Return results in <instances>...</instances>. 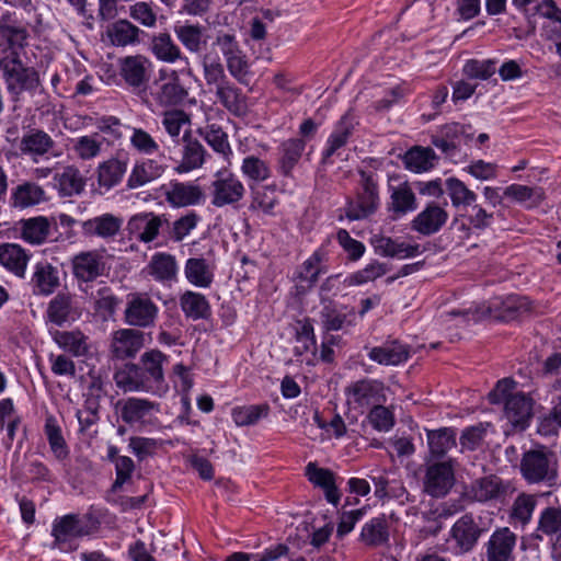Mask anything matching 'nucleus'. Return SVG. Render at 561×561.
Instances as JSON below:
<instances>
[{
    "mask_svg": "<svg viewBox=\"0 0 561 561\" xmlns=\"http://www.w3.org/2000/svg\"><path fill=\"white\" fill-rule=\"evenodd\" d=\"M522 310H527L524 298L508 296L505 299L493 298L488 307H477L474 309H453L440 313L439 319L443 323L456 321V325H467L471 321L477 322L484 317H492L502 321H511L519 316Z\"/></svg>",
    "mask_w": 561,
    "mask_h": 561,
    "instance_id": "f257e3e1",
    "label": "nucleus"
},
{
    "mask_svg": "<svg viewBox=\"0 0 561 561\" xmlns=\"http://www.w3.org/2000/svg\"><path fill=\"white\" fill-rule=\"evenodd\" d=\"M519 473L529 484L553 485L559 476L557 454L545 445H537L522 454Z\"/></svg>",
    "mask_w": 561,
    "mask_h": 561,
    "instance_id": "f03ea898",
    "label": "nucleus"
},
{
    "mask_svg": "<svg viewBox=\"0 0 561 561\" xmlns=\"http://www.w3.org/2000/svg\"><path fill=\"white\" fill-rule=\"evenodd\" d=\"M19 49L20 47L11 39L0 41V70L8 90L15 94L37 84L36 72L32 68L23 66Z\"/></svg>",
    "mask_w": 561,
    "mask_h": 561,
    "instance_id": "7ed1b4c3",
    "label": "nucleus"
},
{
    "mask_svg": "<svg viewBox=\"0 0 561 561\" xmlns=\"http://www.w3.org/2000/svg\"><path fill=\"white\" fill-rule=\"evenodd\" d=\"M169 357L157 348L146 351L137 363L140 373L148 386L150 394L162 397L169 390V385L164 376V365Z\"/></svg>",
    "mask_w": 561,
    "mask_h": 561,
    "instance_id": "20e7f679",
    "label": "nucleus"
},
{
    "mask_svg": "<svg viewBox=\"0 0 561 561\" xmlns=\"http://www.w3.org/2000/svg\"><path fill=\"white\" fill-rule=\"evenodd\" d=\"M387 387L377 379L364 378L345 388L346 402L354 409H368L378 403H386Z\"/></svg>",
    "mask_w": 561,
    "mask_h": 561,
    "instance_id": "39448f33",
    "label": "nucleus"
},
{
    "mask_svg": "<svg viewBox=\"0 0 561 561\" xmlns=\"http://www.w3.org/2000/svg\"><path fill=\"white\" fill-rule=\"evenodd\" d=\"M214 45L221 51L229 73L243 83L249 73L250 65L234 34L222 31L218 32Z\"/></svg>",
    "mask_w": 561,
    "mask_h": 561,
    "instance_id": "423d86ee",
    "label": "nucleus"
},
{
    "mask_svg": "<svg viewBox=\"0 0 561 561\" xmlns=\"http://www.w3.org/2000/svg\"><path fill=\"white\" fill-rule=\"evenodd\" d=\"M158 311V306L147 294H130L126 302L124 320L134 329L150 328L154 325Z\"/></svg>",
    "mask_w": 561,
    "mask_h": 561,
    "instance_id": "0eeeda50",
    "label": "nucleus"
},
{
    "mask_svg": "<svg viewBox=\"0 0 561 561\" xmlns=\"http://www.w3.org/2000/svg\"><path fill=\"white\" fill-rule=\"evenodd\" d=\"M145 345V332L134 328L118 329L111 334L108 352L112 358L125 360L136 357Z\"/></svg>",
    "mask_w": 561,
    "mask_h": 561,
    "instance_id": "6e6552de",
    "label": "nucleus"
},
{
    "mask_svg": "<svg viewBox=\"0 0 561 561\" xmlns=\"http://www.w3.org/2000/svg\"><path fill=\"white\" fill-rule=\"evenodd\" d=\"M116 411L122 421L130 426H144L151 423L152 417L160 412V404L142 398H127L116 403Z\"/></svg>",
    "mask_w": 561,
    "mask_h": 561,
    "instance_id": "1a4fd4ad",
    "label": "nucleus"
},
{
    "mask_svg": "<svg viewBox=\"0 0 561 561\" xmlns=\"http://www.w3.org/2000/svg\"><path fill=\"white\" fill-rule=\"evenodd\" d=\"M244 195L243 183L239 178L228 170H220L216 173L211 183V204L216 207H224L238 203Z\"/></svg>",
    "mask_w": 561,
    "mask_h": 561,
    "instance_id": "9d476101",
    "label": "nucleus"
},
{
    "mask_svg": "<svg viewBox=\"0 0 561 561\" xmlns=\"http://www.w3.org/2000/svg\"><path fill=\"white\" fill-rule=\"evenodd\" d=\"M159 80L152 92V96L159 105L168 107L175 106L183 102L186 96V91L181 85L175 70L169 68L160 69Z\"/></svg>",
    "mask_w": 561,
    "mask_h": 561,
    "instance_id": "9b49d317",
    "label": "nucleus"
},
{
    "mask_svg": "<svg viewBox=\"0 0 561 561\" xmlns=\"http://www.w3.org/2000/svg\"><path fill=\"white\" fill-rule=\"evenodd\" d=\"M378 205L376 184L370 178H364L362 191L344 208L345 217L350 220L365 219L376 211Z\"/></svg>",
    "mask_w": 561,
    "mask_h": 561,
    "instance_id": "f8f14e48",
    "label": "nucleus"
},
{
    "mask_svg": "<svg viewBox=\"0 0 561 561\" xmlns=\"http://www.w3.org/2000/svg\"><path fill=\"white\" fill-rule=\"evenodd\" d=\"M517 535L508 527L496 528L484 543L486 561H512Z\"/></svg>",
    "mask_w": 561,
    "mask_h": 561,
    "instance_id": "ddd939ff",
    "label": "nucleus"
},
{
    "mask_svg": "<svg viewBox=\"0 0 561 561\" xmlns=\"http://www.w3.org/2000/svg\"><path fill=\"white\" fill-rule=\"evenodd\" d=\"M483 529L476 523L472 514H465L451 526L450 539L455 542V549L461 553L473 550Z\"/></svg>",
    "mask_w": 561,
    "mask_h": 561,
    "instance_id": "4468645a",
    "label": "nucleus"
},
{
    "mask_svg": "<svg viewBox=\"0 0 561 561\" xmlns=\"http://www.w3.org/2000/svg\"><path fill=\"white\" fill-rule=\"evenodd\" d=\"M534 400L523 393L515 392L504 403V416L516 430H525L533 417Z\"/></svg>",
    "mask_w": 561,
    "mask_h": 561,
    "instance_id": "2eb2a0df",
    "label": "nucleus"
},
{
    "mask_svg": "<svg viewBox=\"0 0 561 561\" xmlns=\"http://www.w3.org/2000/svg\"><path fill=\"white\" fill-rule=\"evenodd\" d=\"M128 167V158L126 156H117L101 162L96 168L98 188L101 194L110 192L117 186Z\"/></svg>",
    "mask_w": 561,
    "mask_h": 561,
    "instance_id": "dca6fc26",
    "label": "nucleus"
},
{
    "mask_svg": "<svg viewBox=\"0 0 561 561\" xmlns=\"http://www.w3.org/2000/svg\"><path fill=\"white\" fill-rule=\"evenodd\" d=\"M53 138L41 129H30L21 136L15 147L20 154L30 157L34 162L44 157L54 147Z\"/></svg>",
    "mask_w": 561,
    "mask_h": 561,
    "instance_id": "f3484780",
    "label": "nucleus"
},
{
    "mask_svg": "<svg viewBox=\"0 0 561 561\" xmlns=\"http://www.w3.org/2000/svg\"><path fill=\"white\" fill-rule=\"evenodd\" d=\"M123 218L110 213L102 214L81 222V229L87 237H99L112 241L119 233Z\"/></svg>",
    "mask_w": 561,
    "mask_h": 561,
    "instance_id": "a211bd4d",
    "label": "nucleus"
},
{
    "mask_svg": "<svg viewBox=\"0 0 561 561\" xmlns=\"http://www.w3.org/2000/svg\"><path fill=\"white\" fill-rule=\"evenodd\" d=\"M454 483L453 468L446 462H438L427 468L424 489L426 493L434 497H440L447 494Z\"/></svg>",
    "mask_w": 561,
    "mask_h": 561,
    "instance_id": "6ab92c4d",
    "label": "nucleus"
},
{
    "mask_svg": "<svg viewBox=\"0 0 561 561\" xmlns=\"http://www.w3.org/2000/svg\"><path fill=\"white\" fill-rule=\"evenodd\" d=\"M410 357V346L398 341L389 340L380 346H375L368 352V358L379 365L397 366L407 362Z\"/></svg>",
    "mask_w": 561,
    "mask_h": 561,
    "instance_id": "aec40b11",
    "label": "nucleus"
},
{
    "mask_svg": "<svg viewBox=\"0 0 561 561\" xmlns=\"http://www.w3.org/2000/svg\"><path fill=\"white\" fill-rule=\"evenodd\" d=\"M162 219L151 213H142L133 216L127 224V230L131 239L149 243L158 236Z\"/></svg>",
    "mask_w": 561,
    "mask_h": 561,
    "instance_id": "412c9836",
    "label": "nucleus"
},
{
    "mask_svg": "<svg viewBox=\"0 0 561 561\" xmlns=\"http://www.w3.org/2000/svg\"><path fill=\"white\" fill-rule=\"evenodd\" d=\"M165 198L173 207H186L199 204L204 194L195 183L170 182L165 186Z\"/></svg>",
    "mask_w": 561,
    "mask_h": 561,
    "instance_id": "4be33fe9",
    "label": "nucleus"
},
{
    "mask_svg": "<svg viewBox=\"0 0 561 561\" xmlns=\"http://www.w3.org/2000/svg\"><path fill=\"white\" fill-rule=\"evenodd\" d=\"M15 230L20 232L23 241L41 244L48 240L51 232V220L45 216L22 219L16 224Z\"/></svg>",
    "mask_w": 561,
    "mask_h": 561,
    "instance_id": "5701e85b",
    "label": "nucleus"
},
{
    "mask_svg": "<svg viewBox=\"0 0 561 561\" xmlns=\"http://www.w3.org/2000/svg\"><path fill=\"white\" fill-rule=\"evenodd\" d=\"M161 124L168 136L176 145L192 136L191 117L183 110L165 111L162 114Z\"/></svg>",
    "mask_w": 561,
    "mask_h": 561,
    "instance_id": "b1692460",
    "label": "nucleus"
},
{
    "mask_svg": "<svg viewBox=\"0 0 561 561\" xmlns=\"http://www.w3.org/2000/svg\"><path fill=\"white\" fill-rule=\"evenodd\" d=\"M151 61L141 55L127 56L119 60L121 75L127 84L140 87L148 80Z\"/></svg>",
    "mask_w": 561,
    "mask_h": 561,
    "instance_id": "393cba45",
    "label": "nucleus"
},
{
    "mask_svg": "<svg viewBox=\"0 0 561 561\" xmlns=\"http://www.w3.org/2000/svg\"><path fill=\"white\" fill-rule=\"evenodd\" d=\"M448 214L444 207L430 204L412 221L413 229L428 236L437 232L447 221Z\"/></svg>",
    "mask_w": 561,
    "mask_h": 561,
    "instance_id": "a878e982",
    "label": "nucleus"
},
{
    "mask_svg": "<svg viewBox=\"0 0 561 561\" xmlns=\"http://www.w3.org/2000/svg\"><path fill=\"white\" fill-rule=\"evenodd\" d=\"M355 125V117L351 113H346L335 123L322 152L325 159L333 156L340 148L347 144Z\"/></svg>",
    "mask_w": 561,
    "mask_h": 561,
    "instance_id": "bb28decb",
    "label": "nucleus"
},
{
    "mask_svg": "<svg viewBox=\"0 0 561 561\" xmlns=\"http://www.w3.org/2000/svg\"><path fill=\"white\" fill-rule=\"evenodd\" d=\"M173 31L180 43L190 53H199L207 44L205 28L199 24L178 23Z\"/></svg>",
    "mask_w": 561,
    "mask_h": 561,
    "instance_id": "cd10ccee",
    "label": "nucleus"
},
{
    "mask_svg": "<svg viewBox=\"0 0 561 561\" xmlns=\"http://www.w3.org/2000/svg\"><path fill=\"white\" fill-rule=\"evenodd\" d=\"M104 145V137L99 133L70 139V151L76 159L90 161L99 157Z\"/></svg>",
    "mask_w": 561,
    "mask_h": 561,
    "instance_id": "c85d7f7f",
    "label": "nucleus"
},
{
    "mask_svg": "<svg viewBox=\"0 0 561 561\" xmlns=\"http://www.w3.org/2000/svg\"><path fill=\"white\" fill-rule=\"evenodd\" d=\"M320 311L322 328L327 331H339L353 324L354 312L344 311L333 300H324Z\"/></svg>",
    "mask_w": 561,
    "mask_h": 561,
    "instance_id": "c756f323",
    "label": "nucleus"
},
{
    "mask_svg": "<svg viewBox=\"0 0 561 561\" xmlns=\"http://www.w3.org/2000/svg\"><path fill=\"white\" fill-rule=\"evenodd\" d=\"M437 161L438 157L430 147L415 146L403 156L405 168L413 173L428 172L437 164Z\"/></svg>",
    "mask_w": 561,
    "mask_h": 561,
    "instance_id": "7c9ffc66",
    "label": "nucleus"
},
{
    "mask_svg": "<svg viewBox=\"0 0 561 561\" xmlns=\"http://www.w3.org/2000/svg\"><path fill=\"white\" fill-rule=\"evenodd\" d=\"M306 476L309 481L324 490L325 499L329 503L336 505L340 501V492L335 485L332 471L319 468L316 463L309 462L306 467Z\"/></svg>",
    "mask_w": 561,
    "mask_h": 561,
    "instance_id": "2f4dec72",
    "label": "nucleus"
},
{
    "mask_svg": "<svg viewBox=\"0 0 561 561\" xmlns=\"http://www.w3.org/2000/svg\"><path fill=\"white\" fill-rule=\"evenodd\" d=\"M116 386L124 392H146L149 388L140 373V368L135 363L124 365L114 374Z\"/></svg>",
    "mask_w": 561,
    "mask_h": 561,
    "instance_id": "473e14b6",
    "label": "nucleus"
},
{
    "mask_svg": "<svg viewBox=\"0 0 561 561\" xmlns=\"http://www.w3.org/2000/svg\"><path fill=\"white\" fill-rule=\"evenodd\" d=\"M180 307L185 317L194 321L208 319L211 314L207 298L193 290H186L180 296Z\"/></svg>",
    "mask_w": 561,
    "mask_h": 561,
    "instance_id": "72a5a7b5",
    "label": "nucleus"
},
{
    "mask_svg": "<svg viewBox=\"0 0 561 561\" xmlns=\"http://www.w3.org/2000/svg\"><path fill=\"white\" fill-rule=\"evenodd\" d=\"M389 524L385 515L374 517L362 527L359 539L368 547H380L389 541Z\"/></svg>",
    "mask_w": 561,
    "mask_h": 561,
    "instance_id": "f704fd0d",
    "label": "nucleus"
},
{
    "mask_svg": "<svg viewBox=\"0 0 561 561\" xmlns=\"http://www.w3.org/2000/svg\"><path fill=\"white\" fill-rule=\"evenodd\" d=\"M561 533V506H548L538 516L537 527L531 535L533 538L542 540L545 537L552 538Z\"/></svg>",
    "mask_w": 561,
    "mask_h": 561,
    "instance_id": "c9c22d12",
    "label": "nucleus"
},
{
    "mask_svg": "<svg viewBox=\"0 0 561 561\" xmlns=\"http://www.w3.org/2000/svg\"><path fill=\"white\" fill-rule=\"evenodd\" d=\"M184 273L194 286L208 288L214 280V264L203 257H192L186 261Z\"/></svg>",
    "mask_w": 561,
    "mask_h": 561,
    "instance_id": "e433bc0d",
    "label": "nucleus"
},
{
    "mask_svg": "<svg viewBox=\"0 0 561 561\" xmlns=\"http://www.w3.org/2000/svg\"><path fill=\"white\" fill-rule=\"evenodd\" d=\"M163 172L164 168L161 163L152 159H146L134 165L127 180V186L129 188L144 186L160 178Z\"/></svg>",
    "mask_w": 561,
    "mask_h": 561,
    "instance_id": "4c0bfd02",
    "label": "nucleus"
},
{
    "mask_svg": "<svg viewBox=\"0 0 561 561\" xmlns=\"http://www.w3.org/2000/svg\"><path fill=\"white\" fill-rule=\"evenodd\" d=\"M183 144L182 159L175 169L180 174L202 168L206 156L203 145L198 140L193 139L192 136L183 140Z\"/></svg>",
    "mask_w": 561,
    "mask_h": 561,
    "instance_id": "58836bf2",
    "label": "nucleus"
},
{
    "mask_svg": "<svg viewBox=\"0 0 561 561\" xmlns=\"http://www.w3.org/2000/svg\"><path fill=\"white\" fill-rule=\"evenodd\" d=\"M44 434L53 455L58 460L67 459L69 457V447L62 435V430L53 414H46L45 416Z\"/></svg>",
    "mask_w": 561,
    "mask_h": 561,
    "instance_id": "ea45409f",
    "label": "nucleus"
},
{
    "mask_svg": "<svg viewBox=\"0 0 561 561\" xmlns=\"http://www.w3.org/2000/svg\"><path fill=\"white\" fill-rule=\"evenodd\" d=\"M55 187L61 196L70 197L79 195L85 187V180L75 167H67L54 178Z\"/></svg>",
    "mask_w": 561,
    "mask_h": 561,
    "instance_id": "a19ab883",
    "label": "nucleus"
},
{
    "mask_svg": "<svg viewBox=\"0 0 561 561\" xmlns=\"http://www.w3.org/2000/svg\"><path fill=\"white\" fill-rule=\"evenodd\" d=\"M88 534L87 526L77 515H66L54 522L51 535L56 542H66Z\"/></svg>",
    "mask_w": 561,
    "mask_h": 561,
    "instance_id": "79ce46f5",
    "label": "nucleus"
},
{
    "mask_svg": "<svg viewBox=\"0 0 561 561\" xmlns=\"http://www.w3.org/2000/svg\"><path fill=\"white\" fill-rule=\"evenodd\" d=\"M295 339L297 344L294 347V354L296 356H302L307 353L316 354L317 339L311 319L304 318L296 321Z\"/></svg>",
    "mask_w": 561,
    "mask_h": 561,
    "instance_id": "37998d69",
    "label": "nucleus"
},
{
    "mask_svg": "<svg viewBox=\"0 0 561 561\" xmlns=\"http://www.w3.org/2000/svg\"><path fill=\"white\" fill-rule=\"evenodd\" d=\"M216 95L222 106L232 114L242 116L248 112L247 98L229 81L218 87Z\"/></svg>",
    "mask_w": 561,
    "mask_h": 561,
    "instance_id": "c03bdc74",
    "label": "nucleus"
},
{
    "mask_svg": "<svg viewBox=\"0 0 561 561\" xmlns=\"http://www.w3.org/2000/svg\"><path fill=\"white\" fill-rule=\"evenodd\" d=\"M54 341L73 356H85L89 353V339L81 331H56Z\"/></svg>",
    "mask_w": 561,
    "mask_h": 561,
    "instance_id": "a18cd8bd",
    "label": "nucleus"
},
{
    "mask_svg": "<svg viewBox=\"0 0 561 561\" xmlns=\"http://www.w3.org/2000/svg\"><path fill=\"white\" fill-rule=\"evenodd\" d=\"M145 271L157 282L172 280L178 272L174 257L167 253H157L152 256Z\"/></svg>",
    "mask_w": 561,
    "mask_h": 561,
    "instance_id": "49530a36",
    "label": "nucleus"
},
{
    "mask_svg": "<svg viewBox=\"0 0 561 561\" xmlns=\"http://www.w3.org/2000/svg\"><path fill=\"white\" fill-rule=\"evenodd\" d=\"M427 444L431 455L434 458H442L448 450L456 447V432L448 427L428 431Z\"/></svg>",
    "mask_w": 561,
    "mask_h": 561,
    "instance_id": "de8ad7c7",
    "label": "nucleus"
},
{
    "mask_svg": "<svg viewBox=\"0 0 561 561\" xmlns=\"http://www.w3.org/2000/svg\"><path fill=\"white\" fill-rule=\"evenodd\" d=\"M139 28L127 20H118L106 28V37L114 46H127L137 42Z\"/></svg>",
    "mask_w": 561,
    "mask_h": 561,
    "instance_id": "09e8293b",
    "label": "nucleus"
},
{
    "mask_svg": "<svg viewBox=\"0 0 561 561\" xmlns=\"http://www.w3.org/2000/svg\"><path fill=\"white\" fill-rule=\"evenodd\" d=\"M102 271L103 264L93 252L81 253L73 260V273L77 278L84 282L96 278Z\"/></svg>",
    "mask_w": 561,
    "mask_h": 561,
    "instance_id": "8fccbe9b",
    "label": "nucleus"
},
{
    "mask_svg": "<svg viewBox=\"0 0 561 561\" xmlns=\"http://www.w3.org/2000/svg\"><path fill=\"white\" fill-rule=\"evenodd\" d=\"M151 49L157 59L161 61L174 62L179 59H183L186 64L188 62L187 58L182 56L180 47L167 33L153 37Z\"/></svg>",
    "mask_w": 561,
    "mask_h": 561,
    "instance_id": "3c124183",
    "label": "nucleus"
},
{
    "mask_svg": "<svg viewBox=\"0 0 561 561\" xmlns=\"http://www.w3.org/2000/svg\"><path fill=\"white\" fill-rule=\"evenodd\" d=\"M327 261L328 259L325 253L321 250H317L302 263L300 271L298 272V277L308 283V289L317 283L320 274L327 273Z\"/></svg>",
    "mask_w": 561,
    "mask_h": 561,
    "instance_id": "603ef678",
    "label": "nucleus"
},
{
    "mask_svg": "<svg viewBox=\"0 0 561 561\" xmlns=\"http://www.w3.org/2000/svg\"><path fill=\"white\" fill-rule=\"evenodd\" d=\"M277 204L278 199L274 186L264 185L252 188L251 210L263 215H273Z\"/></svg>",
    "mask_w": 561,
    "mask_h": 561,
    "instance_id": "864d4df0",
    "label": "nucleus"
},
{
    "mask_svg": "<svg viewBox=\"0 0 561 561\" xmlns=\"http://www.w3.org/2000/svg\"><path fill=\"white\" fill-rule=\"evenodd\" d=\"M72 296L68 293L57 294L48 304L47 317L56 325H62L72 313Z\"/></svg>",
    "mask_w": 561,
    "mask_h": 561,
    "instance_id": "5fc2aeb1",
    "label": "nucleus"
},
{
    "mask_svg": "<svg viewBox=\"0 0 561 561\" xmlns=\"http://www.w3.org/2000/svg\"><path fill=\"white\" fill-rule=\"evenodd\" d=\"M472 496L478 502H486L504 493L502 481L496 476H489L477 480L471 488Z\"/></svg>",
    "mask_w": 561,
    "mask_h": 561,
    "instance_id": "6e6d98bb",
    "label": "nucleus"
},
{
    "mask_svg": "<svg viewBox=\"0 0 561 561\" xmlns=\"http://www.w3.org/2000/svg\"><path fill=\"white\" fill-rule=\"evenodd\" d=\"M306 142L302 139L293 138L282 144V157L279 160V170L284 175H288L295 165L298 163Z\"/></svg>",
    "mask_w": 561,
    "mask_h": 561,
    "instance_id": "4d7b16f0",
    "label": "nucleus"
},
{
    "mask_svg": "<svg viewBox=\"0 0 561 561\" xmlns=\"http://www.w3.org/2000/svg\"><path fill=\"white\" fill-rule=\"evenodd\" d=\"M268 412L270 405L266 403L236 407L231 411V417L237 426H250L266 417Z\"/></svg>",
    "mask_w": 561,
    "mask_h": 561,
    "instance_id": "13d9d810",
    "label": "nucleus"
},
{
    "mask_svg": "<svg viewBox=\"0 0 561 561\" xmlns=\"http://www.w3.org/2000/svg\"><path fill=\"white\" fill-rule=\"evenodd\" d=\"M505 197L524 204L526 207H535L543 199V191L540 187H529L520 184H511L504 188Z\"/></svg>",
    "mask_w": 561,
    "mask_h": 561,
    "instance_id": "bf43d9fd",
    "label": "nucleus"
},
{
    "mask_svg": "<svg viewBox=\"0 0 561 561\" xmlns=\"http://www.w3.org/2000/svg\"><path fill=\"white\" fill-rule=\"evenodd\" d=\"M46 199L44 190L35 183L19 185L13 193V204L19 208L35 206Z\"/></svg>",
    "mask_w": 561,
    "mask_h": 561,
    "instance_id": "052dcab7",
    "label": "nucleus"
},
{
    "mask_svg": "<svg viewBox=\"0 0 561 561\" xmlns=\"http://www.w3.org/2000/svg\"><path fill=\"white\" fill-rule=\"evenodd\" d=\"M197 133L216 152L225 157H228L232 153L228 141V136L218 125H207L203 128H198Z\"/></svg>",
    "mask_w": 561,
    "mask_h": 561,
    "instance_id": "680f3d73",
    "label": "nucleus"
},
{
    "mask_svg": "<svg viewBox=\"0 0 561 561\" xmlns=\"http://www.w3.org/2000/svg\"><path fill=\"white\" fill-rule=\"evenodd\" d=\"M446 188L455 207L471 206L477 202V194L457 178H448Z\"/></svg>",
    "mask_w": 561,
    "mask_h": 561,
    "instance_id": "e2e57ef3",
    "label": "nucleus"
},
{
    "mask_svg": "<svg viewBox=\"0 0 561 561\" xmlns=\"http://www.w3.org/2000/svg\"><path fill=\"white\" fill-rule=\"evenodd\" d=\"M416 208L415 196L407 183L391 187V209L398 215H403Z\"/></svg>",
    "mask_w": 561,
    "mask_h": 561,
    "instance_id": "0e129e2a",
    "label": "nucleus"
},
{
    "mask_svg": "<svg viewBox=\"0 0 561 561\" xmlns=\"http://www.w3.org/2000/svg\"><path fill=\"white\" fill-rule=\"evenodd\" d=\"M28 255L23 248H0V264L15 275H24Z\"/></svg>",
    "mask_w": 561,
    "mask_h": 561,
    "instance_id": "69168bd1",
    "label": "nucleus"
},
{
    "mask_svg": "<svg viewBox=\"0 0 561 561\" xmlns=\"http://www.w3.org/2000/svg\"><path fill=\"white\" fill-rule=\"evenodd\" d=\"M536 504L537 497L535 495L526 493L519 494L512 505L510 515L511 519L523 526L528 524L531 519Z\"/></svg>",
    "mask_w": 561,
    "mask_h": 561,
    "instance_id": "338daca9",
    "label": "nucleus"
},
{
    "mask_svg": "<svg viewBox=\"0 0 561 561\" xmlns=\"http://www.w3.org/2000/svg\"><path fill=\"white\" fill-rule=\"evenodd\" d=\"M33 280L38 294L49 295L59 286L58 271L49 264L37 265Z\"/></svg>",
    "mask_w": 561,
    "mask_h": 561,
    "instance_id": "774afa93",
    "label": "nucleus"
}]
</instances>
